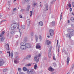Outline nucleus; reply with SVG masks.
Listing matches in <instances>:
<instances>
[{
  "mask_svg": "<svg viewBox=\"0 0 74 74\" xmlns=\"http://www.w3.org/2000/svg\"><path fill=\"white\" fill-rule=\"evenodd\" d=\"M4 60L2 58H0V66H2L4 64Z\"/></svg>",
  "mask_w": 74,
  "mask_h": 74,
  "instance_id": "20e7f679",
  "label": "nucleus"
},
{
  "mask_svg": "<svg viewBox=\"0 0 74 74\" xmlns=\"http://www.w3.org/2000/svg\"><path fill=\"white\" fill-rule=\"evenodd\" d=\"M7 53H8L9 54V56L10 57L11 56L10 53V51L7 52Z\"/></svg>",
  "mask_w": 74,
  "mask_h": 74,
  "instance_id": "c9c22d12",
  "label": "nucleus"
},
{
  "mask_svg": "<svg viewBox=\"0 0 74 74\" xmlns=\"http://www.w3.org/2000/svg\"><path fill=\"white\" fill-rule=\"evenodd\" d=\"M50 42H50L49 41L47 40H46V44L47 45H49Z\"/></svg>",
  "mask_w": 74,
  "mask_h": 74,
  "instance_id": "4468645a",
  "label": "nucleus"
},
{
  "mask_svg": "<svg viewBox=\"0 0 74 74\" xmlns=\"http://www.w3.org/2000/svg\"><path fill=\"white\" fill-rule=\"evenodd\" d=\"M14 1H16V0H14Z\"/></svg>",
  "mask_w": 74,
  "mask_h": 74,
  "instance_id": "774afa93",
  "label": "nucleus"
},
{
  "mask_svg": "<svg viewBox=\"0 0 74 74\" xmlns=\"http://www.w3.org/2000/svg\"><path fill=\"white\" fill-rule=\"evenodd\" d=\"M14 62H15V63H16V60H14Z\"/></svg>",
  "mask_w": 74,
  "mask_h": 74,
  "instance_id": "4d7b16f0",
  "label": "nucleus"
},
{
  "mask_svg": "<svg viewBox=\"0 0 74 74\" xmlns=\"http://www.w3.org/2000/svg\"><path fill=\"white\" fill-rule=\"evenodd\" d=\"M15 33V31H12L10 32V33L12 34H14Z\"/></svg>",
  "mask_w": 74,
  "mask_h": 74,
  "instance_id": "4be33fe9",
  "label": "nucleus"
},
{
  "mask_svg": "<svg viewBox=\"0 0 74 74\" xmlns=\"http://www.w3.org/2000/svg\"><path fill=\"white\" fill-rule=\"evenodd\" d=\"M70 12H71L72 11V8H70Z\"/></svg>",
  "mask_w": 74,
  "mask_h": 74,
  "instance_id": "49530a36",
  "label": "nucleus"
},
{
  "mask_svg": "<svg viewBox=\"0 0 74 74\" xmlns=\"http://www.w3.org/2000/svg\"><path fill=\"white\" fill-rule=\"evenodd\" d=\"M70 58L69 57L67 58L66 61L67 65H69V61H70Z\"/></svg>",
  "mask_w": 74,
  "mask_h": 74,
  "instance_id": "f8f14e48",
  "label": "nucleus"
},
{
  "mask_svg": "<svg viewBox=\"0 0 74 74\" xmlns=\"http://www.w3.org/2000/svg\"><path fill=\"white\" fill-rule=\"evenodd\" d=\"M35 38L36 40H37V39H38V38H37V36H36Z\"/></svg>",
  "mask_w": 74,
  "mask_h": 74,
  "instance_id": "4c0bfd02",
  "label": "nucleus"
},
{
  "mask_svg": "<svg viewBox=\"0 0 74 74\" xmlns=\"http://www.w3.org/2000/svg\"><path fill=\"white\" fill-rule=\"evenodd\" d=\"M72 5L73 6V7H74V2H73L72 3Z\"/></svg>",
  "mask_w": 74,
  "mask_h": 74,
  "instance_id": "a19ab883",
  "label": "nucleus"
},
{
  "mask_svg": "<svg viewBox=\"0 0 74 74\" xmlns=\"http://www.w3.org/2000/svg\"><path fill=\"white\" fill-rule=\"evenodd\" d=\"M19 17L20 18H22V16L21 15H19Z\"/></svg>",
  "mask_w": 74,
  "mask_h": 74,
  "instance_id": "ea45409f",
  "label": "nucleus"
},
{
  "mask_svg": "<svg viewBox=\"0 0 74 74\" xmlns=\"http://www.w3.org/2000/svg\"><path fill=\"white\" fill-rule=\"evenodd\" d=\"M53 59L54 60H56V59L55 58L53 57Z\"/></svg>",
  "mask_w": 74,
  "mask_h": 74,
  "instance_id": "3c124183",
  "label": "nucleus"
},
{
  "mask_svg": "<svg viewBox=\"0 0 74 74\" xmlns=\"http://www.w3.org/2000/svg\"><path fill=\"white\" fill-rule=\"evenodd\" d=\"M39 24L40 26H42L43 25V23H42V22L40 21V22L39 23Z\"/></svg>",
  "mask_w": 74,
  "mask_h": 74,
  "instance_id": "a211bd4d",
  "label": "nucleus"
},
{
  "mask_svg": "<svg viewBox=\"0 0 74 74\" xmlns=\"http://www.w3.org/2000/svg\"><path fill=\"white\" fill-rule=\"evenodd\" d=\"M1 22H2V21H1L0 22V23H1Z\"/></svg>",
  "mask_w": 74,
  "mask_h": 74,
  "instance_id": "680f3d73",
  "label": "nucleus"
},
{
  "mask_svg": "<svg viewBox=\"0 0 74 74\" xmlns=\"http://www.w3.org/2000/svg\"><path fill=\"white\" fill-rule=\"evenodd\" d=\"M20 45H21L20 47L21 49L22 50H25L26 49V47L25 45V42H22L21 43Z\"/></svg>",
  "mask_w": 74,
  "mask_h": 74,
  "instance_id": "f03ea898",
  "label": "nucleus"
},
{
  "mask_svg": "<svg viewBox=\"0 0 74 74\" xmlns=\"http://www.w3.org/2000/svg\"><path fill=\"white\" fill-rule=\"evenodd\" d=\"M29 0H25V2H27V1H29Z\"/></svg>",
  "mask_w": 74,
  "mask_h": 74,
  "instance_id": "79ce46f5",
  "label": "nucleus"
},
{
  "mask_svg": "<svg viewBox=\"0 0 74 74\" xmlns=\"http://www.w3.org/2000/svg\"><path fill=\"white\" fill-rule=\"evenodd\" d=\"M67 32L69 35L68 34H66V37L71 38V36H73V33L74 32V30L73 29H67Z\"/></svg>",
  "mask_w": 74,
  "mask_h": 74,
  "instance_id": "f257e3e1",
  "label": "nucleus"
},
{
  "mask_svg": "<svg viewBox=\"0 0 74 74\" xmlns=\"http://www.w3.org/2000/svg\"><path fill=\"white\" fill-rule=\"evenodd\" d=\"M39 38L40 39H41V36H39Z\"/></svg>",
  "mask_w": 74,
  "mask_h": 74,
  "instance_id": "a18cd8bd",
  "label": "nucleus"
},
{
  "mask_svg": "<svg viewBox=\"0 0 74 74\" xmlns=\"http://www.w3.org/2000/svg\"><path fill=\"white\" fill-rule=\"evenodd\" d=\"M5 33V32L4 31H3L2 33L1 34H0V37H3L4 36V34Z\"/></svg>",
  "mask_w": 74,
  "mask_h": 74,
  "instance_id": "2eb2a0df",
  "label": "nucleus"
},
{
  "mask_svg": "<svg viewBox=\"0 0 74 74\" xmlns=\"http://www.w3.org/2000/svg\"><path fill=\"white\" fill-rule=\"evenodd\" d=\"M34 69L35 70H36L37 69V65H35L34 66Z\"/></svg>",
  "mask_w": 74,
  "mask_h": 74,
  "instance_id": "c85d7f7f",
  "label": "nucleus"
},
{
  "mask_svg": "<svg viewBox=\"0 0 74 74\" xmlns=\"http://www.w3.org/2000/svg\"><path fill=\"white\" fill-rule=\"evenodd\" d=\"M25 45L26 48H30L31 47V45L29 43H25Z\"/></svg>",
  "mask_w": 74,
  "mask_h": 74,
  "instance_id": "6e6552de",
  "label": "nucleus"
},
{
  "mask_svg": "<svg viewBox=\"0 0 74 74\" xmlns=\"http://www.w3.org/2000/svg\"><path fill=\"white\" fill-rule=\"evenodd\" d=\"M71 15H73V16H74V13H73V12L71 14Z\"/></svg>",
  "mask_w": 74,
  "mask_h": 74,
  "instance_id": "8fccbe9b",
  "label": "nucleus"
},
{
  "mask_svg": "<svg viewBox=\"0 0 74 74\" xmlns=\"http://www.w3.org/2000/svg\"><path fill=\"white\" fill-rule=\"evenodd\" d=\"M59 47H58V52H59Z\"/></svg>",
  "mask_w": 74,
  "mask_h": 74,
  "instance_id": "c03bdc74",
  "label": "nucleus"
},
{
  "mask_svg": "<svg viewBox=\"0 0 74 74\" xmlns=\"http://www.w3.org/2000/svg\"><path fill=\"white\" fill-rule=\"evenodd\" d=\"M23 70L24 71H27V68L25 67H23Z\"/></svg>",
  "mask_w": 74,
  "mask_h": 74,
  "instance_id": "aec40b11",
  "label": "nucleus"
},
{
  "mask_svg": "<svg viewBox=\"0 0 74 74\" xmlns=\"http://www.w3.org/2000/svg\"><path fill=\"white\" fill-rule=\"evenodd\" d=\"M51 49H50L49 50V52L48 53V57L49 58H50L51 57V56H52L51 52Z\"/></svg>",
  "mask_w": 74,
  "mask_h": 74,
  "instance_id": "423d86ee",
  "label": "nucleus"
},
{
  "mask_svg": "<svg viewBox=\"0 0 74 74\" xmlns=\"http://www.w3.org/2000/svg\"><path fill=\"white\" fill-rule=\"evenodd\" d=\"M0 16V17H1V16Z\"/></svg>",
  "mask_w": 74,
  "mask_h": 74,
  "instance_id": "338daca9",
  "label": "nucleus"
},
{
  "mask_svg": "<svg viewBox=\"0 0 74 74\" xmlns=\"http://www.w3.org/2000/svg\"><path fill=\"white\" fill-rule=\"evenodd\" d=\"M60 20H61L62 19V13L60 15Z\"/></svg>",
  "mask_w": 74,
  "mask_h": 74,
  "instance_id": "c756f323",
  "label": "nucleus"
},
{
  "mask_svg": "<svg viewBox=\"0 0 74 74\" xmlns=\"http://www.w3.org/2000/svg\"><path fill=\"white\" fill-rule=\"evenodd\" d=\"M59 43V40H57V45H58V43Z\"/></svg>",
  "mask_w": 74,
  "mask_h": 74,
  "instance_id": "58836bf2",
  "label": "nucleus"
},
{
  "mask_svg": "<svg viewBox=\"0 0 74 74\" xmlns=\"http://www.w3.org/2000/svg\"><path fill=\"white\" fill-rule=\"evenodd\" d=\"M36 48L37 49H38V48H41V46H40V45L38 44H37L36 46Z\"/></svg>",
  "mask_w": 74,
  "mask_h": 74,
  "instance_id": "dca6fc26",
  "label": "nucleus"
},
{
  "mask_svg": "<svg viewBox=\"0 0 74 74\" xmlns=\"http://www.w3.org/2000/svg\"><path fill=\"white\" fill-rule=\"evenodd\" d=\"M27 73H28V74H30V71H29V70H27Z\"/></svg>",
  "mask_w": 74,
  "mask_h": 74,
  "instance_id": "72a5a7b5",
  "label": "nucleus"
},
{
  "mask_svg": "<svg viewBox=\"0 0 74 74\" xmlns=\"http://www.w3.org/2000/svg\"><path fill=\"white\" fill-rule=\"evenodd\" d=\"M66 74H70L69 73H68Z\"/></svg>",
  "mask_w": 74,
  "mask_h": 74,
  "instance_id": "bf43d9fd",
  "label": "nucleus"
},
{
  "mask_svg": "<svg viewBox=\"0 0 74 74\" xmlns=\"http://www.w3.org/2000/svg\"><path fill=\"white\" fill-rule=\"evenodd\" d=\"M11 58H12V57L13 56V53H11Z\"/></svg>",
  "mask_w": 74,
  "mask_h": 74,
  "instance_id": "2f4dec72",
  "label": "nucleus"
},
{
  "mask_svg": "<svg viewBox=\"0 0 74 74\" xmlns=\"http://www.w3.org/2000/svg\"><path fill=\"white\" fill-rule=\"evenodd\" d=\"M2 53V51H0V54H1Z\"/></svg>",
  "mask_w": 74,
  "mask_h": 74,
  "instance_id": "603ef678",
  "label": "nucleus"
},
{
  "mask_svg": "<svg viewBox=\"0 0 74 74\" xmlns=\"http://www.w3.org/2000/svg\"><path fill=\"white\" fill-rule=\"evenodd\" d=\"M41 56V53H40L38 54V57L39 58H40V56Z\"/></svg>",
  "mask_w": 74,
  "mask_h": 74,
  "instance_id": "393cba45",
  "label": "nucleus"
},
{
  "mask_svg": "<svg viewBox=\"0 0 74 74\" xmlns=\"http://www.w3.org/2000/svg\"><path fill=\"white\" fill-rule=\"evenodd\" d=\"M48 70L49 71H54V69L52 68V67L51 66L49 67Z\"/></svg>",
  "mask_w": 74,
  "mask_h": 74,
  "instance_id": "9b49d317",
  "label": "nucleus"
},
{
  "mask_svg": "<svg viewBox=\"0 0 74 74\" xmlns=\"http://www.w3.org/2000/svg\"><path fill=\"white\" fill-rule=\"evenodd\" d=\"M53 2H55V1H56V0H52Z\"/></svg>",
  "mask_w": 74,
  "mask_h": 74,
  "instance_id": "09e8293b",
  "label": "nucleus"
},
{
  "mask_svg": "<svg viewBox=\"0 0 74 74\" xmlns=\"http://www.w3.org/2000/svg\"><path fill=\"white\" fill-rule=\"evenodd\" d=\"M19 26H18V27H17V29H19Z\"/></svg>",
  "mask_w": 74,
  "mask_h": 74,
  "instance_id": "13d9d810",
  "label": "nucleus"
},
{
  "mask_svg": "<svg viewBox=\"0 0 74 74\" xmlns=\"http://www.w3.org/2000/svg\"><path fill=\"white\" fill-rule=\"evenodd\" d=\"M47 37L48 38H49V37H50V36H47Z\"/></svg>",
  "mask_w": 74,
  "mask_h": 74,
  "instance_id": "6e6d98bb",
  "label": "nucleus"
},
{
  "mask_svg": "<svg viewBox=\"0 0 74 74\" xmlns=\"http://www.w3.org/2000/svg\"><path fill=\"white\" fill-rule=\"evenodd\" d=\"M30 20L29 19L27 20V25L29 26L30 25Z\"/></svg>",
  "mask_w": 74,
  "mask_h": 74,
  "instance_id": "ddd939ff",
  "label": "nucleus"
},
{
  "mask_svg": "<svg viewBox=\"0 0 74 74\" xmlns=\"http://www.w3.org/2000/svg\"><path fill=\"white\" fill-rule=\"evenodd\" d=\"M5 39V38L4 37H3L2 38H0V40L1 41H4V39Z\"/></svg>",
  "mask_w": 74,
  "mask_h": 74,
  "instance_id": "f3484780",
  "label": "nucleus"
},
{
  "mask_svg": "<svg viewBox=\"0 0 74 74\" xmlns=\"http://www.w3.org/2000/svg\"><path fill=\"white\" fill-rule=\"evenodd\" d=\"M30 57H31V55H28L27 56V57L26 58H30Z\"/></svg>",
  "mask_w": 74,
  "mask_h": 74,
  "instance_id": "a878e982",
  "label": "nucleus"
},
{
  "mask_svg": "<svg viewBox=\"0 0 74 74\" xmlns=\"http://www.w3.org/2000/svg\"><path fill=\"white\" fill-rule=\"evenodd\" d=\"M34 5H36V3H34Z\"/></svg>",
  "mask_w": 74,
  "mask_h": 74,
  "instance_id": "de8ad7c7",
  "label": "nucleus"
},
{
  "mask_svg": "<svg viewBox=\"0 0 74 74\" xmlns=\"http://www.w3.org/2000/svg\"><path fill=\"white\" fill-rule=\"evenodd\" d=\"M52 23H55V22H52Z\"/></svg>",
  "mask_w": 74,
  "mask_h": 74,
  "instance_id": "864d4df0",
  "label": "nucleus"
},
{
  "mask_svg": "<svg viewBox=\"0 0 74 74\" xmlns=\"http://www.w3.org/2000/svg\"><path fill=\"white\" fill-rule=\"evenodd\" d=\"M13 11H16V8H14V9L13 10Z\"/></svg>",
  "mask_w": 74,
  "mask_h": 74,
  "instance_id": "e433bc0d",
  "label": "nucleus"
},
{
  "mask_svg": "<svg viewBox=\"0 0 74 74\" xmlns=\"http://www.w3.org/2000/svg\"><path fill=\"white\" fill-rule=\"evenodd\" d=\"M30 71L31 72V73L32 74H36V72H35V71H34V69H31L30 70Z\"/></svg>",
  "mask_w": 74,
  "mask_h": 74,
  "instance_id": "9d476101",
  "label": "nucleus"
},
{
  "mask_svg": "<svg viewBox=\"0 0 74 74\" xmlns=\"http://www.w3.org/2000/svg\"><path fill=\"white\" fill-rule=\"evenodd\" d=\"M54 65H56V64H54Z\"/></svg>",
  "mask_w": 74,
  "mask_h": 74,
  "instance_id": "052dcab7",
  "label": "nucleus"
},
{
  "mask_svg": "<svg viewBox=\"0 0 74 74\" xmlns=\"http://www.w3.org/2000/svg\"><path fill=\"white\" fill-rule=\"evenodd\" d=\"M46 9L47 10H48V5L47 3L46 4Z\"/></svg>",
  "mask_w": 74,
  "mask_h": 74,
  "instance_id": "6ab92c4d",
  "label": "nucleus"
},
{
  "mask_svg": "<svg viewBox=\"0 0 74 74\" xmlns=\"http://www.w3.org/2000/svg\"><path fill=\"white\" fill-rule=\"evenodd\" d=\"M5 47L6 49L8 51L10 50V47H9V45L8 44H6L5 45Z\"/></svg>",
  "mask_w": 74,
  "mask_h": 74,
  "instance_id": "1a4fd4ad",
  "label": "nucleus"
},
{
  "mask_svg": "<svg viewBox=\"0 0 74 74\" xmlns=\"http://www.w3.org/2000/svg\"><path fill=\"white\" fill-rule=\"evenodd\" d=\"M31 65H32V63H30L29 64H28L27 65H26V66H31Z\"/></svg>",
  "mask_w": 74,
  "mask_h": 74,
  "instance_id": "b1692460",
  "label": "nucleus"
},
{
  "mask_svg": "<svg viewBox=\"0 0 74 74\" xmlns=\"http://www.w3.org/2000/svg\"><path fill=\"white\" fill-rule=\"evenodd\" d=\"M9 6H10V5L9 4Z\"/></svg>",
  "mask_w": 74,
  "mask_h": 74,
  "instance_id": "69168bd1",
  "label": "nucleus"
},
{
  "mask_svg": "<svg viewBox=\"0 0 74 74\" xmlns=\"http://www.w3.org/2000/svg\"><path fill=\"white\" fill-rule=\"evenodd\" d=\"M17 74H18V72H17Z\"/></svg>",
  "mask_w": 74,
  "mask_h": 74,
  "instance_id": "0e129e2a",
  "label": "nucleus"
},
{
  "mask_svg": "<svg viewBox=\"0 0 74 74\" xmlns=\"http://www.w3.org/2000/svg\"><path fill=\"white\" fill-rule=\"evenodd\" d=\"M17 25L16 24H13L11 25V30H14L15 29Z\"/></svg>",
  "mask_w": 74,
  "mask_h": 74,
  "instance_id": "7ed1b4c3",
  "label": "nucleus"
},
{
  "mask_svg": "<svg viewBox=\"0 0 74 74\" xmlns=\"http://www.w3.org/2000/svg\"><path fill=\"white\" fill-rule=\"evenodd\" d=\"M30 16H32V11H31L30 12Z\"/></svg>",
  "mask_w": 74,
  "mask_h": 74,
  "instance_id": "7c9ffc66",
  "label": "nucleus"
},
{
  "mask_svg": "<svg viewBox=\"0 0 74 74\" xmlns=\"http://www.w3.org/2000/svg\"><path fill=\"white\" fill-rule=\"evenodd\" d=\"M22 28L23 29H25V25H22Z\"/></svg>",
  "mask_w": 74,
  "mask_h": 74,
  "instance_id": "cd10ccee",
  "label": "nucleus"
},
{
  "mask_svg": "<svg viewBox=\"0 0 74 74\" xmlns=\"http://www.w3.org/2000/svg\"><path fill=\"white\" fill-rule=\"evenodd\" d=\"M50 35L51 36H53L54 34V31L53 29H50Z\"/></svg>",
  "mask_w": 74,
  "mask_h": 74,
  "instance_id": "39448f33",
  "label": "nucleus"
},
{
  "mask_svg": "<svg viewBox=\"0 0 74 74\" xmlns=\"http://www.w3.org/2000/svg\"><path fill=\"white\" fill-rule=\"evenodd\" d=\"M19 32L20 33V36H21V35L22 34V32H21V29H19Z\"/></svg>",
  "mask_w": 74,
  "mask_h": 74,
  "instance_id": "bb28decb",
  "label": "nucleus"
},
{
  "mask_svg": "<svg viewBox=\"0 0 74 74\" xmlns=\"http://www.w3.org/2000/svg\"><path fill=\"white\" fill-rule=\"evenodd\" d=\"M68 23H70V21L69 20L68 21Z\"/></svg>",
  "mask_w": 74,
  "mask_h": 74,
  "instance_id": "5fc2aeb1",
  "label": "nucleus"
},
{
  "mask_svg": "<svg viewBox=\"0 0 74 74\" xmlns=\"http://www.w3.org/2000/svg\"><path fill=\"white\" fill-rule=\"evenodd\" d=\"M7 70V69H3V72H5V71H6V70Z\"/></svg>",
  "mask_w": 74,
  "mask_h": 74,
  "instance_id": "f704fd0d",
  "label": "nucleus"
},
{
  "mask_svg": "<svg viewBox=\"0 0 74 74\" xmlns=\"http://www.w3.org/2000/svg\"><path fill=\"white\" fill-rule=\"evenodd\" d=\"M38 57V56H36L34 57V59L35 61H36V63H37V62H38V61H39V60H40L39 58H38V59H37Z\"/></svg>",
  "mask_w": 74,
  "mask_h": 74,
  "instance_id": "0eeeda50",
  "label": "nucleus"
},
{
  "mask_svg": "<svg viewBox=\"0 0 74 74\" xmlns=\"http://www.w3.org/2000/svg\"><path fill=\"white\" fill-rule=\"evenodd\" d=\"M64 51H62V52H64Z\"/></svg>",
  "mask_w": 74,
  "mask_h": 74,
  "instance_id": "e2e57ef3",
  "label": "nucleus"
},
{
  "mask_svg": "<svg viewBox=\"0 0 74 74\" xmlns=\"http://www.w3.org/2000/svg\"><path fill=\"white\" fill-rule=\"evenodd\" d=\"M18 70L20 72H21V69L20 68H18Z\"/></svg>",
  "mask_w": 74,
  "mask_h": 74,
  "instance_id": "473e14b6",
  "label": "nucleus"
},
{
  "mask_svg": "<svg viewBox=\"0 0 74 74\" xmlns=\"http://www.w3.org/2000/svg\"><path fill=\"white\" fill-rule=\"evenodd\" d=\"M27 11H29V10H30V6H28V7L26 9Z\"/></svg>",
  "mask_w": 74,
  "mask_h": 74,
  "instance_id": "5701e85b",
  "label": "nucleus"
},
{
  "mask_svg": "<svg viewBox=\"0 0 74 74\" xmlns=\"http://www.w3.org/2000/svg\"><path fill=\"white\" fill-rule=\"evenodd\" d=\"M68 6L70 8L71 7V4H69V5H68Z\"/></svg>",
  "mask_w": 74,
  "mask_h": 74,
  "instance_id": "37998d69",
  "label": "nucleus"
},
{
  "mask_svg": "<svg viewBox=\"0 0 74 74\" xmlns=\"http://www.w3.org/2000/svg\"><path fill=\"white\" fill-rule=\"evenodd\" d=\"M71 20L72 22H74V17H72L71 18Z\"/></svg>",
  "mask_w": 74,
  "mask_h": 74,
  "instance_id": "412c9836",
  "label": "nucleus"
}]
</instances>
